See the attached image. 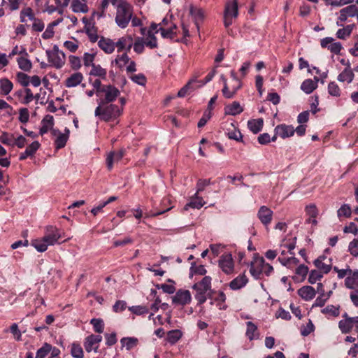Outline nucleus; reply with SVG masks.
Masks as SVG:
<instances>
[{
  "label": "nucleus",
  "instance_id": "obj_1",
  "mask_svg": "<svg viewBox=\"0 0 358 358\" xmlns=\"http://www.w3.org/2000/svg\"><path fill=\"white\" fill-rule=\"evenodd\" d=\"M133 6L126 1H121L115 9V22L120 29H126L133 15Z\"/></svg>",
  "mask_w": 358,
  "mask_h": 358
},
{
  "label": "nucleus",
  "instance_id": "obj_2",
  "mask_svg": "<svg viewBox=\"0 0 358 358\" xmlns=\"http://www.w3.org/2000/svg\"><path fill=\"white\" fill-rule=\"evenodd\" d=\"M99 105L94 111V115L99 117L101 120L109 122L117 119L122 113V108L113 103Z\"/></svg>",
  "mask_w": 358,
  "mask_h": 358
},
{
  "label": "nucleus",
  "instance_id": "obj_3",
  "mask_svg": "<svg viewBox=\"0 0 358 358\" xmlns=\"http://www.w3.org/2000/svg\"><path fill=\"white\" fill-rule=\"evenodd\" d=\"M211 278L205 276L203 279L195 283L192 289L195 291L194 297L198 301V304L201 305L206 302L207 297L211 292Z\"/></svg>",
  "mask_w": 358,
  "mask_h": 358
},
{
  "label": "nucleus",
  "instance_id": "obj_4",
  "mask_svg": "<svg viewBox=\"0 0 358 358\" xmlns=\"http://www.w3.org/2000/svg\"><path fill=\"white\" fill-rule=\"evenodd\" d=\"M48 62L57 69L63 67L66 62V55L60 50L57 45H55L52 50H46Z\"/></svg>",
  "mask_w": 358,
  "mask_h": 358
},
{
  "label": "nucleus",
  "instance_id": "obj_5",
  "mask_svg": "<svg viewBox=\"0 0 358 358\" xmlns=\"http://www.w3.org/2000/svg\"><path fill=\"white\" fill-rule=\"evenodd\" d=\"M101 93L98 103L101 104L113 103L120 95V90L113 85H108L102 87Z\"/></svg>",
  "mask_w": 358,
  "mask_h": 358
},
{
  "label": "nucleus",
  "instance_id": "obj_6",
  "mask_svg": "<svg viewBox=\"0 0 358 358\" xmlns=\"http://www.w3.org/2000/svg\"><path fill=\"white\" fill-rule=\"evenodd\" d=\"M238 14V3L236 0H234L226 5L224 16V23L226 27L232 24L233 18H236Z\"/></svg>",
  "mask_w": 358,
  "mask_h": 358
},
{
  "label": "nucleus",
  "instance_id": "obj_7",
  "mask_svg": "<svg viewBox=\"0 0 358 358\" xmlns=\"http://www.w3.org/2000/svg\"><path fill=\"white\" fill-rule=\"evenodd\" d=\"M219 267L225 274H231L234 269L232 255L229 253L223 254L218 261Z\"/></svg>",
  "mask_w": 358,
  "mask_h": 358
},
{
  "label": "nucleus",
  "instance_id": "obj_8",
  "mask_svg": "<svg viewBox=\"0 0 358 358\" xmlns=\"http://www.w3.org/2000/svg\"><path fill=\"white\" fill-rule=\"evenodd\" d=\"M61 237L62 234L57 228L53 226H48L45 228V234L42 238L49 246L57 243Z\"/></svg>",
  "mask_w": 358,
  "mask_h": 358
},
{
  "label": "nucleus",
  "instance_id": "obj_9",
  "mask_svg": "<svg viewBox=\"0 0 358 358\" xmlns=\"http://www.w3.org/2000/svg\"><path fill=\"white\" fill-rule=\"evenodd\" d=\"M102 337L100 335L92 334L85 338L84 342V347L87 352H90L94 350L95 352H97L99 348V343L101 341Z\"/></svg>",
  "mask_w": 358,
  "mask_h": 358
},
{
  "label": "nucleus",
  "instance_id": "obj_10",
  "mask_svg": "<svg viewBox=\"0 0 358 358\" xmlns=\"http://www.w3.org/2000/svg\"><path fill=\"white\" fill-rule=\"evenodd\" d=\"M192 296L189 290L179 289L173 296V303L185 306L191 302Z\"/></svg>",
  "mask_w": 358,
  "mask_h": 358
},
{
  "label": "nucleus",
  "instance_id": "obj_11",
  "mask_svg": "<svg viewBox=\"0 0 358 358\" xmlns=\"http://www.w3.org/2000/svg\"><path fill=\"white\" fill-rule=\"evenodd\" d=\"M115 47L117 48V52H120L123 50L129 52L133 45V37L131 35L127 34L118 38L117 41L115 43Z\"/></svg>",
  "mask_w": 358,
  "mask_h": 358
},
{
  "label": "nucleus",
  "instance_id": "obj_12",
  "mask_svg": "<svg viewBox=\"0 0 358 358\" xmlns=\"http://www.w3.org/2000/svg\"><path fill=\"white\" fill-rule=\"evenodd\" d=\"M265 265V260L264 258L257 259L250 266V273L256 279L260 278L261 274L263 273L264 266Z\"/></svg>",
  "mask_w": 358,
  "mask_h": 358
},
{
  "label": "nucleus",
  "instance_id": "obj_13",
  "mask_svg": "<svg viewBox=\"0 0 358 358\" xmlns=\"http://www.w3.org/2000/svg\"><path fill=\"white\" fill-rule=\"evenodd\" d=\"M257 216L259 219L260 220L261 222L265 225L267 226L269 224L272 220L273 216V212L271 209H269L268 207L263 206L260 207Z\"/></svg>",
  "mask_w": 358,
  "mask_h": 358
},
{
  "label": "nucleus",
  "instance_id": "obj_14",
  "mask_svg": "<svg viewBox=\"0 0 358 358\" xmlns=\"http://www.w3.org/2000/svg\"><path fill=\"white\" fill-rule=\"evenodd\" d=\"M98 45L106 54H111L115 48V42L110 38L104 37L100 38Z\"/></svg>",
  "mask_w": 358,
  "mask_h": 358
},
{
  "label": "nucleus",
  "instance_id": "obj_15",
  "mask_svg": "<svg viewBox=\"0 0 358 358\" xmlns=\"http://www.w3.org/2000/svg\"><path fill=\"white\" fill-rule=\"evenodd\" d=\"M275 132L282 138H285L294 135V129L291 125L280 124L275 128Z\"/></svg>",
  "mask_w": 358,
  "mask_h": 358
},
{
  "label": "nucleus",
  "instance_id": "obj_16",
  "mask_svg": "<svg viewBox=\"0 0 358 358\" xmlns=\"http://www.w3.org/2000/svg\"><path fill=\"white\" fill-rule=\"evenodd\" d=\"M83 80V75L80 72L73 73L65 80V86L69 88L77 87Z\"/></svg>",
  "mask_w": 358,
  "mask_h": 358
},
{
  "label": "nucleus",
  "instance_id": "obj_17",
  "mask_svg": "<svg viewBox=\"0 0 358 358\" xmlns=\"http://www.w3.org/2000/svg\"><path fill=\"white\" fill-rule=\"evenodd\" d=\"M52 135L56 136V139L55 140V145L57 149H61L65 146L69 138L68 134L61 133L57 129H52Z\"/></svg>",
  "mask_w": 358,
  "mask_h": 358
},
{
  "label": "nucleus",
  "instance_id": "obj_18",
  "mask_svg": "<svg viewBox=\"0 0 358 358\" xmlns=\"http://www.w3.org/2000/svg\"><path fill=\"white\" fill-rule=\"evenodd\" d=\"M248 282V279L245 273L240 274L229 283V287L232 290H237L245 287Z\"/></svg>",
  "mask_w": 358,
  "mask_h": 358
},
{
  "label": "nucleus",
  "instance_id": "obj_19",
  "mask_svg": "<svg viewBox=\"0 0 358 358\" xmlns=\"http://www.w3.org/2000/svg\"><path fill=\"white\" fill-rule=\"evenodd\" d=\"M298 294L305 301L312 300L316 294L315 289L311 286H303L298 290Z\"/></svg>",
  "mask_w": 358,
  "mask_h": 358
},
{
  "label": "nucleus",
  "instance_id": "obj_20",
  "mask_svg": "<svg viewBox=\"0 0 358 358\" xmlns=\"http://www.w3.org/2000/svg\"><path fill=\"white\" fill-rule=\"evenodd\" d=\"M325 257L320 256L314 261L315 266L320 270V271L324 273H328L331 269V259H328V262L324 263V260Z\"/></svg>",
  "mask_w": 358,
  "mask_h": 358
},
{
  "label": "nucleus",
  "instance_id": "obj_21",
  "mask_svg": "<svg viewBox=\"0 0 358 358\" xmlns=\"http://www.w3.org/2000/svg\"><path fill=\"white\" fill-rule=\"evenodd\" d=\"M355 74L350 66V64L338 76L337 79L341 83L350 84L354 79Z\"/></svg>",
  "mask_w": 358,
  "mask_h": 358
},
{
  "label": "nucleus",
  "instance_id": "obj_22",
  "mask_svg": "<svg viewBox=\"0 0 358 358\" xmlns=\"http://www.w3.org/2000/svg\"><path fill=\"white\" fill-rule=\"evenodd\" d=\"M318 81L317 77H315L314 80L306 79L301 83V90L306 94H310L317 88Z\"/></svg>",
  "mask_w": 358,
  "mask_h": 358
},
{
  "label": "nucleus",
  "instance_id": "obj_23",
  "mask_svg": "<svg viewBox=\"0 0 358 358\" xmlns=\"http://www.w3.org/2000/svg\"><path fill=\"white\" fill-rule=\"evenodd\" d=\"M124 155V150H121L118 152H110L106 158V164L109 170L112 169L114 162H118L122 159Z\"/></svg>",
  "mask_w": 358,
  "mask_h": 358
},
{
  "label": "nucleus",
  "instance_id": "obj_24",
  "mask_svg": "<svg viewBox=\"0 0 358 358\" xmlns=\"http://www.w3.org/2000/svg\"><path fill=\"white\" fill-rule=\"evenodd\" d=\"M205 203L206 202L202 197L199 196L197 193H195L194 196L191 197L190 201L185 205L184 208L185 210H187L189 208L199 209L203 207Z\"/></svg>",
  "mask_w": 358,
  "mask_h": 358
},
{
  "label": "nucleus",
  "instance_id": "obj_25",
  "mask_svg": "<svg viewBox=\"0 0 358 358\" xmlns=\"http://www.w3.org/2000/svg\"><path fill=\"white\" fill-rule=\"evenodd\" d=\"M41 127L40 129V134L43 135L46 134L49 130H52L54 125V118L52 115H47L41 121Z\"/></svg>",
  "mask_w": 358,
  "mask_h": 358
},
{
  "label": "nucleus",
  "instance_id": "obj_26",
  "mask_svg": "<svg viewBox=\"0 0 358 358\" xmlns=\"http://www.w3.org/2000/svg\"><path fill=\"white\" fill-rule=\"evenodd\" d=\"M71 6L75 13H85L88 11V6L85 0H72Z\"/></svg>",
  "mask_w": 358,
  "mask_h": 358
},
{
  "label": "nucleus",
  "instance_id": "obj_27",
  "mask_svg": "<svg viewBox=\"0 0 358 358\" xmlns=\"http://www.w3.org/2000/svg\"><path fill=\"white\" fill-rule=\"evenodd\" d=\"M196 78H193V79H191L190 80H189V82L179 90V92H178V97H184L187 94H189L191 92H192L194 90H195V89L196 87H194L193 85V84L196 83Z\"/></svg>",
  "mask_w": 358,
  "mask_h": 358
},
{
  "label": "nucleus",
  "instance_id": "obj_28",
  "mask_svg": "<svg viewBox=\"0 0 358 358\" xmlns=\"http://www.w3.org/2000/svg\"><path fill=\"white\" fill-rule=\"evenodd\" d=\"M264 121L263 119H252L248 122V127L249 129L254 134L259 133L263 127Z\"/></svg>",
  "mask_w": 358,
  "mask_h": 358
},
{
  "label": "nucleus",
  "instance_id": "obj_29",
  "mask_svg": "<svg viewBox=\"0 0 358 358\" xmlns=\"http://www.w3.org/2000/svg\"><path fill=\"white\" fill-rule=\"evenodd\" d=\"M345 285L352 289L358 287V271H355L351 275L346 278Z\"/></svg>",
  "mask_w": 358,
  "mask_h": 358
},
{
  "label": "nucleus",
  "instance_id": "obj_30",
  "mask_svg": "<svg viewBox=\"0 0 358 358\" xmlns=\"http://www.w3.org/2000/svg\"><path fill=\"white\" fill-rule=\"evenodd\" d=\"M182 336V333L179 329L171 330L167 333L166 341L171 345L176 344Z\"/></svg>",
  "mask_w": 358,
  "mask_h": 358
},
{
  "label": "nucleus",
  "instance_id": "obj_31",
  "mask_svg": "<svg viewBox=\"0 0 358 358\" xmlns=\"http://www.w3.org/2000/svg\"><path fill=\"white\" fill-rule=\"evenodd\" d=\"M243 110V108L237 101H234L231 105L225 107V113L227 115H236L242 113Z\"/></svg>",
  "mask_w": 358,
  "mask_h": 358
},
{
  "label": "nucleus",
  "instance_id": "obj_32",
  "mask_svg": "<svg viewBox=\"0 0 358 358\" xmlns=\"http://www.w3.org/2000/svg\"><path fill=\"white\" fill-rule=\"evenodd\" d=\"M246 325V336L249 338V340L252 341L253 339L258 338L259 334L257 331V326L252 322H247Z\"/></svg>",
  "mask_w": 358,
  "mask_h": 358
},
{
  "label": "nucleus",
  "instance_id": "obj_33",
  "mask_svg": "<svg viewBox=\"0 0 358 358\" xmlns=\"http://www.w3.org/2000/svg\"><path fill=\"white\" fill-rule=\"evenodd\" d=\"M144 43L145 45L150 49L157 48V38L155 37L154 32H152L151 30L148 31L147 37L146 38H144Z\"/></svg>",
  "mask_w": 358,
  "mask_h": 358
},
{
  "label": "nucleus",
  "instance_id": "obj_34",
  "mask_svg": "<svg viewBox=\"0 0 358 358\" xmlns=\"http://www.w3.org/2000/svg\"><path fill=\"white\" fill-rule=\"evenodd\" d=\"M90 76L100 77L102 79L106 78L107 71L106 69L102 68L99 64H94L92 67L90 72Z\"/></svg>",
  "mask_w": 358,
  "mask_h": 358
},
{
  "label": "nucleus",
  "instance_id": "obj_35",
  "mask_svg": "<svg viewBox=\"0 0 358 358\" xmlns=\"http://www.w3.org/2000/svg\"><path fill=\"white\" fill-rule=\"evenodd\" d=\"M278 260L282 266H286L288 268H292L299 262V259L294 257H290L288 258L279 257Z\"/></svg>",
  "mask_w": 358,
  "mask_h": 358
},
{
  "label": "nucleus",
  "instance_id": "obj_36",
  "mask_svg": "<svg viewBox=\"0 0 358 358\" xmlns=\"http://www.w3.org/2000/svg\"><path fill=\"white\" fill-rule=\"evenodd\" d=\"M338 327L343 334L350 332L353 327L351 317H347L346 319L341 320L338 322Z\"/></svg>",
  "mask_w": 358,
  "mask_h": 358
},
{
  "label": "nucleus",
  "instance_id": "obj_37",
  "mask_svg": "<svg viewBox=\"0 0 358 358\" xmlns=\"http://www.w3.org/2000/svg\"><path fill=\"white\" fill-rule=\"evenodd\" d=\"M27 17L29 20L34 22V20H36L37 17H35V14L33 11V10L29 8H25L22 9L20 12V22H25L27 20L25 17Z\"/></svg>",
  "mask_w": 358,
  "mask_h": 358
},
{
  "label": "nucleus",
  "instance_id": "obj_38",
  "mask_svg": "<svg viewBox=\"0 0 358 358\" xmlns=\"http://www.w3.org/2000/svg\"><path fill=\"white\" fill-rule=\"evenodd\" d=\"M13 83L7 78L0 80L1 94H8L13 89Z\"/></svg>",
  "mask_w": 358,
  "mask_h": 358
},
{
  "label": "nucleus",
  "instance_id": "obj_39",
  "mask_svg": "<svg viewBox=\"0 0 358 358\" xmlns=\"http://www.w3.org/2000/svg\"><path fill=\"white\" fill-rule=\"evenodd\" d=\"M19 68L24 71H29L32 67L31 62L27 57H20L17 59Z\"/></svg>",
  "mask_w": 358,
  "mask_h": 358
},
{
  "label": "nucleus",
  "instance_id": "obj_40",
  "mask_svg": "<svg viewBox=\"0 0 358 358\" xmlns=\"http://www.w3.org/2000/svg\"><path fill=\"white\" fill-rule=\"evenodd\" d=\"M134 50L137 54H141L143 52L145 49L144 38L137 37L134 42L133 41Z\"/></svg>",
  "mask_w": 358,
  "mask_h": 358
},
{
  "label": "nucleus",
  "instance_id": "obj_41",
  "mask_svg": "<svg viewBox=\"0 0 358 358\" xmlns=\"http://www.w3.org/2000/svg\"><path fill=\"white\" fill-rule=\"evenodd\" d=\"M120 342L122 347L125 348L127 350H129L136 346L138 340L135 338L127 337L122 338Z\"/></svg>",
  "mask_w": 358,
  "mask_h": 358
},
{
  "label": "nucleus",
  "instance_id": "obj_42",
  "mask_svg": "<svg viewBox=\"0 0 358 358\" xmlns=\"http://www.w3.org/2000/svg\"><path fill=\"white\" fill-rule=\"evenodd\" d=\"M340 13H345L348 17H355L358 15V8L356 5H350L340 10Z\"/></svg>",
  "mask_w": 358,
  "mask_h": 358
},
{
  "label": "nucleus",
  "instance_id": "obj_43",
  "mask_svg": "<svg viewBox=\"0 0 358 358\" xmlns=\"http://www.w3.org/2000/svg\"><path fill=\"white\" fill-rule=\"evenodd\" d=\"M52 350V345L47 343H44V345L39 348L36 354V358H45L47 355Z\"/></svg>",
  "mask_w": 358,
  "mask_h": 358
},
{
  "label": "nucleus",
  "instance_id": "obj_44",
  "mask_svg": "<svg viewBox=\"0 0 358 358\" xmlns=\"http://www.w3.org/2000/svg\"><path fill=\"white\" fill-rule=\"evenodd\" d=\"M127 52H126L121 55H117V57L115 59V63L120 68L124 67L129 62L130 58L129 57Z\"/></svg>",
  "mask_w": 358,
  "mask_h": 358
},
{
  "label": "nucleus",
  "instance_id": "obj_45",
  "mask_svg": "<svg viewBox=\"0 0 358 358\" xmlns=\"http://www.w3.org/2000/svg\"><path fill=\"white\" fill-rule=\"evenodd\" d=\"M329 94L335 97H339L341 94V90L335 82H330L328 85Z\"/></svg>",
  "mask_w": 358,
  "mask_h": 358
},
{
  "label": "nucleus",
  "instance_id": "obj_46",
  "mask_svg": "<svg viewBox=\"0 0 358 358\" xmlns=\"http://www.w3.org/2000/svg\"><path fill=\"white\" fill-rule=\"evenodd\" d=\"M31 245L34 247V248L40 252H45L47 249L48 245L47 243L44 241L43 238L41 239H36L32 241Z\"/></svg>",
  "mask_w": 358,
  "mask_h": 358
},
{
  "label": "nucleus",
  "instance_id": "obj_47",
  "mask_svg": "<svg viewBox=\"0 0 358 358\" xmlns=\"http://www.w3.org/2000/svg\"><path fill=\"white\" fill-rule=\"evenodd\" d=\"M90 324H92L94 331L96 333H102L104 329V324L101 319L93 318L90 320Z\"/></svg>",
  "mask_w": 358,
  "mask_h": 358
},
{
  "label": "nucleus",
  "instance_id": "obj_48",
  "mask_svg": "<svg viewBox=\"0 0 358 358\" xmlns=\"http://www.w3.org/2000/svg\"><path fill=\"white\" fill-rule=\"evenodd\" d=\"M71 353L74 358H83V350L80 344L73 343Z\"/></svg>",
  "mask_w": 358,
  "mask_h": 358
},
{
  "label": "nucleus",
  "instance_id": "obj_49",
  "mask_svg": "<svg viewBox=\"0 0 358 358\" xmlns=\"http://www.w3.org/2000/svg\"><path fill=\"white\" fill-rule=\"evenodd\" d=\"M321 312L323 314H328L332 315L334 317H337L339 315V306H334L333 305H329L324 308H323Z\"/></svg>",
  "mask_w": 358,
  "mask_h": 358
},
{
  "label": "nucleus",
  "instance_id": "obj_50",
  "mask_svg": "<svg viewBox=\"0 0 358 358\" xmlns=\"http://www.w3.org/2000/svg\"><path fill=\"white\" fill-rule=\"evenodd\" d=\"M176 29V25L169 29L159 28L161 35L164 38H173L176 35L175 29Z\"/></svg>",
  "mask_w": 358,
  "mask_h": 358
},
{
  "label": "nucleus",
  "instance_id": "obj_51",
  "mask_svg": "<svg viewBox=\"0 0 358 358\" xmlns=\"http://www.w3.org/2000/svg\"><path fill=\"white\" fill-rule=\"evenodd\" d=\"M351 208L348 204H343L341 207L338 210L337 215L338 217H348L351 215Z\"/></svg>",
  "mask_w": 358,
  "mask_h": 358
},
{
  "label": "nucleus",
  "instance_id": "obj_52",
  "mask_svg": "<svg viewBox=\"0 0 358 358\" xmlns=\"http://www.w3.org/2000/svg\"><path fill=\"white\" fill-rule=\"evenodd\" d=\"M308 273V268L304 264H300L295 271L296 275L301 278V280H305Z\"/></svg>",
  "mask_w": 358,
  "mask_h": 358
},
{
  "label": "nucleus",
  "instance_id": "obj_53",
  "mask_svg": "<svg viewBox=\"0 0 358 358\" xmlns=\"http://www.w3.org/2000/svg\"><path fill=\"white\" fill-rule=\"evenodd\" d=\"M0 141L2 143L14 146V136L8 133L3 132L0 136Z\"/></svg>",
  "mask_w": 358,
  "mask_h": 358
},
{
  "label": "nucleus",
  "instance_id": "obj_54",
  "mask_svg": "<svg viewBox=\"0 0 358 358\" xmlns=\"http://www.w3.org/2000/svg\"><path fill=\"white\" fill-rule=\"evenodd\" d=\"M322 278V273L318 270H312L309 274L308 282L310 284H315L317 280Z\"/></svg>",
  "mask_w": 358,
  "mask_h": 358
},
{
  "label": "nucleus",
  "instance_id": "obj_55",
  "mask_svg": "<svg viewBox=\"0 0 358 358\" xmlns=\"http://www.w3.org/2000/svg\"><path fill=\"white\" fill-rule=\"evenodd\" d=\"M349 252L354 257H358V239H353L348 245Z\"/></svg>",
  "mask_w": 358,
  "mask_h": 358
},
{
  "label": "nucleus",
  "instance_id": "obj_56",
  "mask_svg": "<svg viewBox=\"0 0 358 358\" xmlns=\"http://www.w3.org/2000/svg\"><path fill=\"white\" fill-rule=\"evenodd\" d=\"M69 63L71 69L78 70L81 67L80 59L75 55H70L69 57Z\"/></svg>",
  "mask_w": 358,
  "mask_h": 358
},
{
  "label": "nucleus",
  "instance_id": "obj_57",
  "mask_svg": "<svg viewBox=\"0 0 358 358\" xmlns=\"http://www.w3.org/2000/svg\"><path fill=\"white\" fill-rule=\"evenodd\" d=\"M94 58H95L94 54L85 52L83 55L84 66L92 67L93 65H94Z\"/></svg>",
  "mask_w": 358,
  "mask_h": 358
},
{
  "label": "nucleus",
  "instance_id": "obj_58",
  "mask_svg": "<svg viewBox=\"0 0 358 358\" xmlns=\"http://www.w3.org/2000/svg\"><path fill=\"white\" fill-rule=\"evenodd\" d=\"M190 13L196 20H202L204 17V11L199 7H191Z\"/></svg>",
  "mask_w": 358,
  "mask_h": 358
},
{
  "label": "nucleus",
  "instance_id": "obj_59",
  "mask_svg": "<svg viewBox=\"0 0 358 358\" xmlns=\"http://www.w3.org/2000/svg\"><path fill=\"white\" fill-rule=\"evenodd\" d=\"M131 79L135 83L144 86L146 83V78L143 73H138L131 76Z\"/></svg>",
  "mask_w": 358,
  "mask_h": 358
},
{
  "label": "nucleus",
  "instance_id": "obj_60",
  "mask_svg": "<svg viewBox=\"0 0 358 358\" xmlns=\"http://www.w3.org/2000/svg\"><path fill=\"white\" fill-rule=\"evenodd\" d=\"M32 22H33L32 25H31L32 31H36V32H41L44 29L45 24H44L43 22L42 21V20L37 18L36 20H34V21Z\"/></svg>",
  "mask_w": 358,
  "mask_h": 358
},
{
  "label": "nucleus",
  "instance_id": "obj_61",
  "mask_svg": "<svg viewBox=\"0 0 358 358\" xmlns=\"http://www.w3.org/2000/svg\"><path fill=\"white\" fill-rule=\"evenodd\" d=\"M227 136L229 138L235 140L236 141H241L243 138L241 131L236 129H234L231 131H229L227 132Z\"/></svg>",
  "mask_w": 358,
  "mask_h": 358
},
{
  "label": "nucleus",
  "instance_id": "obj_62",
  "mask_svg": "<svg viewBox=\"0 0 358 358\" xmlns=\"http://www.w3.org/2000/svg\"><path fill=\"white\" fill-rule=\"evenodd\" d=\"M18 81L23 87H27L29 85V76L22 72L17 74Z\"/></svg>",
  "mask_w": 358,
  "mask_h": 358
},
{
  "label": "nucleus",
  "instance_id": "obj_63",
  "mask_svg": "<svg viewBox=\"0 0 358 358\" xmlns=\"http://www.w3.org/2000/svg\"><path fill=\"white\" fill-rule=\"evenodd\" d=\"M19 120L22 123H27L29 121V113L27 108H22L19 111Z\"/></svg>",
  "mask_w": 358,
  "mask_h": 358
},
{
  "label": "nucleus",
  "instance_id": "obj_64",
  "mask_svg": "<svg viewBox=\"0 0 358 358\" xmlns=\"http://www.w3.org/2000/svg\"><path fill=\"white\" fill-rule=\"evenodd\" d=\"M39 147L40 143L38 141H34L26 148L25 150L30 157H32L34 155Z\"/></svg>",
  "mask_w": 358,
  "mask_h": 358
}]
</instances>
